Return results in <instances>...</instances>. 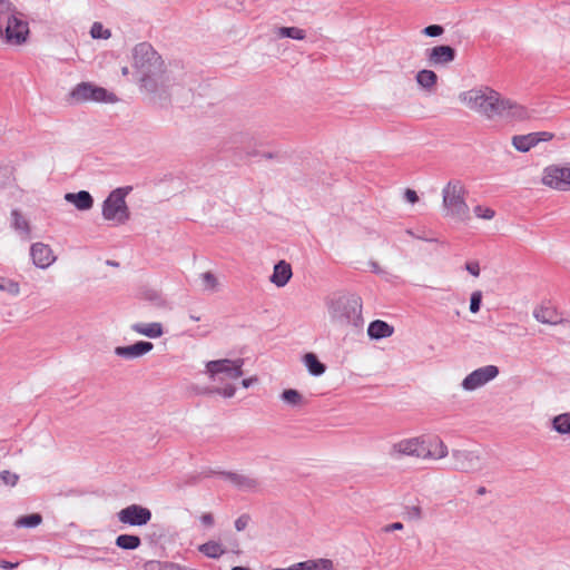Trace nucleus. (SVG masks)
Listing matches in <instances>:
<instances>
[{
    "label": "nucleus",
    "instance_id": "c9c22d12",
    "mask_svg": "<svg viewBox=\"0 0 570 570\" xmlns=\"http://www.w3.org/2000/svg\"><path fill=\"white\" fill-rule=\"evenodd\" d=\"M200 279L205 292L215 293L219 289L218 279L212 272L203 273Z\"/></svg>",
    "mask_w": 570,
    "mask_h": 570
},
{
    "label": "nucleus",
    "instance_id": "bb28decb",
    "mask_svg": "<svg viewBox=\"0 0 570 570\" xmlns=\"http://www.w3.org/2000/svg\"><path fill=\"white\" fill-rule=\"evenodd\" d=\"M415 80L421 88L432 91L438 82V76L430 69H422L416 73Z\"/></svg>",
    "mask_w": 570,
    "mask_h": 570
},
{
    "label": "nucleus",
    "instance_id": "ea45409f",
    "mask_svg": "<svg viewBox=\"0 0 570 570\" xmlns=\"http://www.w3.org/2000/svg\"><path fill=\"white\" fill-rule=\"evenodd\" d=\"M0 479L4 484L14 487L19 480V475L4 470L0 472Z\"/></svg>",
    "mask_w": 570,
    "mask_h": 570
},
{
    "label": "nucleus",
    "instance_id": "ddd939ff",
    "mask_svg": "<svg viewBox=\"0 0 570 570\" xmlns=\"http://www.w3.org/2000/svg\"><path fill=\"white\" fill-rule=\"evenodd\" d=\"M118 520L121 523L134 525V527H141L147 524L151 519V512L149 509L144 508L138 504H131L128 505L125 509H121L117 513Z\"/></svg>",
    "mask_w": 570,
    "mask_h": 570
},
{
    "label": "nucleus",
    "instance_id": "5fc2aeb1",
    "mask_svg": "<svg viewBox=\"0 0 570 570\" xmlns=\"http://www.w3.org/2000/svg\"><path fill=\"white\" fill-rule=\"evenodd\" d=\"M232 546H233L232 551L238 553L239 552V550H238V547H239L238 542L235 540Z\"/></svg>",
    "mask_w": 570,
    "mask_h": 570
},
{
    "label": "nucleus",
    "instance_id": "49530a36",
    "mask_svg": "<svg viewBox=\"0 0 570 570\" xmlns=\"http://www.w3.org/2000/svg\"><path fill=\"white\" fill-rule=\"evenodd\" d=\"M534 135L537 136V139H535L537 145L541 141H549L553 138V134L548 132V131H538V132H534Z\"/></svg>",
    "mask_w": 570,
    "mask_h": 570
},
{
    "label": "nucleus",
    "instance_id": "6e6d98bb",
    "mask_svg": "<svg viewBox=\"0 0 570 570\" xmlns=\"http://www.w3.org/2000/svg\"><path fill=\"white\" fill-rule=\"evenodd\" d=\"M274 570H297V568H296V563H295V564H293V566H291L288 568H276Z\"/></svg>",
    "mask_w": 570,
    "mask_h": 570
},
{
    "label": "nucleus",
    "instance_id": "aec40b11",
    "mask_svg": "<svg viewBox=\"0 0 570 570\" xmlns=\"http://www.w3.org/2000/svg\"><path fill=\"white\" fill-rule=\"evenodd\" d=\"M224 476L226 481L240 491L252 492L259 488V481L249 474L228 472Z\"/></svg>",
    "mask_w": 570,
    "mask_h": 570
},
{
    "label": "nucleus",
    "instance_id": "f704fd0d",
    "mask_svg": "<svg viewBox=\"0 0 570 570\" xmlns=\"http://www.w3.org/2000/svg\"><path fill=\"white\" fill-rule=\"evenodd\" d=\"M42 522V517L39 513H32L18 518L14 521L17 528H36Z\"/></svg>",
    "mask_w": 570,
    "mask_h": 570
},
{
    "label": "nucleus",
    "instance_id": "8fccbe9b",
    "mask_svg": "<svg viewBox=\"0 0 570 570\" xmlns=\"http://www.w3.org/2000/svg\"><path fill=\"white\" fill-rule=\"evenodd\" d=\"M257 382V377L255 376H252V377H247V379H244L242 380L240 384L244 389H248L253 384H255Z\"/></svg>",
    "mask_w": 570,
    "mask_h": 570
},
{
    "label": "nucleus",
    "instance_id": "de8ad7c7",
    "mask_svg": "<svg viewBox=\"0 0 570 570\" xmlns=\"http://www.w3.org/2000/svg\"><path fill=\"white\" fill-rule=\"evenodd\" d=\"M404 528L403 523L394 522L384 527V532L400 531Z\"/></svg>",
    "mask_w": 570,
    "mask_h": 570
},
{
    "label": "nucleus",
    "instance_id": "a18cd8bd",
    "mask_svg": "<svg viewBox=\"0 0 570 570\" xmlns=\"http://www.w3.org/2000/svg\"><path fill=\"white\" fill-rule=\"evenodd\" d=\"M404 199L407 203L415 204L416 202H419V196L415 190L407 188L404 191Z\"/></svg>",
    "mask_w": 570,
    "mask_h": 570
},
{
    "label": "nucleus",
    "instance_id": "f3484780",
    "mask_svg": "<svg viewBox=\"0 0 570 570\" xmlns=\"http://www.w3.org/2000/svg\"><path fill=\"white\" fill-rule=\"evenodd\" d=\"M153 348V343L146 341H138L128 346H117L114 352L117 356L122 357L125 360H135L146 355Z\"/></svg>",
    "mask_w": 570,
    "mask_h": 570
},
{
    "label": "nucleus",
    "instance_id": "f03ea898",
    "mask_svg": "<svg viewBox=\"0 0 570 570\" xmlns=\"http://www.w3.org/2000/svg\"><path fill=\"white\" fill-rule=\"evenodd\" d=\"M389 454L393 459L413 456L422 460H440L449 454V450L438 436H414L393 443Z\"/></svg>",
    "mask_w": 570,
    "mask_h": 570
},
{
    "label": "nucleus",
    "instance_id": "09e8293b",
    "mask_svg": "<svg viewBox=\"0 0 570 570\" xmlns=\"http://www.w3.org/2000/svg\"><path fill=\"white\" fill-rule=\"evenodd\" d=\"M409 513L414 519H421L422 517V510L417 505L410 508Z\"/></svg>",
    "mask_w": 570,
    "mask_h": 570
},
{
    "label": "nucleus",
    "instance_id": "9b49d317",
    "mask_svg": "<svg viewBox=\"0 0 570 570\" xmlns=\"http://www.w3.org/2000/svg\"><path fill=\"white\" fill-rule=\"evenodd\" d=\"M495 118L507 121H523L531 118V111L525 106L500 95L495 106Z\"/></svg>",
    "mask_w": 570,
    "mask_h": 570
},
{
    "label": "nucleus",
    "instance_id": "412c9836",
    "mask_svg": "<svg viewBox=\"0 0 570 570\" xmlns=\"http://www.w3.org/2000/svg\"><path fill=\"white\" fill-rule=\"evenodd\" d=\"M292 275L291 265L285 261H279L275 264L269 281L277 287H284L289 282Z\"/></svg>",
    "mask_w": 570,
    "mask_h": 570
},
{
    "label": "nucleus",
    "instance_id": "a19ab883",
    "mask_svg": "<svg viewBox=\"0 0 570 570\" xmlns=\"http://www.w3.org/2000/svg\"><path fill=\"white\" fill-rule=\"evenodd\" d=\"M464 269L473 277H479L481 273L480 263L475 259L468 261L464 265Z\"/></svg>",
    "mask_w": 570,
    "mask_h": 570
},
{
    "label": "nucleus",
    "instance_id": "0eeeda50",
    "mask_svg": "<svg viewBox=\"0 0 570 570\" xmlns=\"http://www.w3.org/2000/svg\"><path fill=\"white\" fill-rule=\"evenodd\" d=\"M500 94L490 87H476L459 95V101L470 110L494 119Z\"/></svg>",
    "mask_w": 570,
    "mask_h": 570
},
{
    "label": "nucleus",
    "instance_id": "3c124183",
    "mask_svg": "<svg viewBox=\"0 0 570 570\" xmlns=\"http://www.w3.org/2000/svg\"><path fill=\"white\" fill-rule=\"evenodd\" d=\"M18 566V563H12L10 561L0 559V568L1 569H13Z\"/></svg>",
    "mask_w": 570,
    "mask_h": 570
},
{
    "label": "nucleus",
    "instance_id": "37998d69",
    "mask_svg": "<svg viewBox=\"0 0 570 570\" xmlns=\"http://www.w3.org/2000/svg\"><path fill=\"white\" fill-rule=\"evenodd\" d=\"M250 522V517L248 514H242L240 517H238L236 520H235V529L237 531H243L245 530L248 524Z\"/></svg>",
    "mask_w": 570,
    "mask_h": 570
},
{
    "label": "nucleus",
    "instance_id": "4c0bfd02",
    "mask_svg": "<svg viewBox=\"0 0 570 570\" xmlns=\"http://www.w3.org/2000/svg\"><path fill=\"white\" fill-rule=\"evenodd\" d=\"M473 214L476 218L491 220L495 217V210L489 206L476 205L473 207Z\"/></svg>",
    "mask_w": 570,
    "mask_h": 570
},
{
    "label": "nucleus",
    "instance_id": "7c9ffc66",
    "mask_svg": "<svg viewBox=\"0 0 570 570\" xmlns=\"http://www.w3.org/2000/svg\"><path fill=\"white\" fill-rule=\"evenodd\" d=\"M274 32L277 38H291L295 40H304L306 38L305 30L297 27H277Z\"/></svg>",
    "mask_w": 570,
    "mask_h": 570
},
{
    "label": "nucleus",
    "instance_id": "a211bd4d",
    "mask_svg": "<svg viewBox=\"0 0 570 570\" xmlns=\"http://www.w3.org/2000/svg\"><path fill=\"white\" fill-rule=\"evenodd\" d=\"M533 317L538 322L549 325H558L563 322L562 314L550 303H543L535 307Z\"/></svg>",
    "mask_w": 570,
    "mask_h": 570
},
{
    "label": "nucleus",
    "instance_id": "58836bf2",
    "mask_svg": "<svg viewBox=\"0 0 570 570\" xmlns=\"http://www.w3.org/2000/svg\"><path fill=\"white\" fill-rule=\"evenodd\" d=\"M482 302V293L480 291H475L471 294L470 297V312L475 314L480 311Z\"/></svg>",
    "mask_w": 570,
    "mask_h": 570
},
{
    "label": "nucleus",
    "instance_id": "7ed1b4c3",
    "mask_svg": "<svg viewBox=\"0 0 570 570\" xmlns=\"http://www.w3.org/2000/svg\"><path fill=\"white\" fill-rule=\"evenodd\" d=\"M243 358H220L205 364V374L215 383L213 392L225 399H232L236 393L234 381L243 376Z\"/></svg>",
    "mask_w": 570,
    "mask_h": 570
},
{
    "label": "nucleus",
    "instance_id": "13d9d810",
    "mask_svg": "<svg viewBox=\"0 0 570 570\" xmlns=\"http://www.w3.org/2000/svg\"><path fill=\"white\" fill-rule=\"evenodd\" d=\"M230 570H250V569L246 568V567L237 566V567H233Z\"/></svg>",
    "mask_w": 570,
    "mask_h": 570
},
{
    "label": "nucleus",
    "instance_id": "72a5a7b5",
    "mask_svg": "<svg viewBox=\"0 0 570 570\" xmlns=\"http://www.w3.org/2000/svg\"><path fill=\"white\" fill-rule=\"evenodd\" d=\"M140 538L132 534H120L116 539L117 547L124 550H135L140 546Z\"/></svg>",
    "mask_w": 570,
    "mask_h": 570
},
{
    "label": "nucleus",
    "instance_id": "cd10ccee",
    "mask_svg": "<svg viewBox=\"0 0 570 570\" xmlns=\"http://www.w3.org/2000/svg\"><path fill=\"white\" fill-rule=\"evenodd\" d=\"M551 429L560 435H570V411L553 416Z\"/></svg>",
    "mask_w": 570,
    "mask_h": 570
},
{
    "label": "nucleus",
    "instance_id": "603ef678",
    "mask_svg": "<svg viewBox=\"0 0 570 570\" xmlns=\"http://www.w3.org/2000/svg\"><path fill=\"white\" fill-rule=\"evenodd\" d=\"M371 271L375 274H385V272L380 267V265L376 262L370 263Z\"/></svg>",
    "mask_w": 570,
    "mask_h": 570
},
{
    "label": "nucleus",
    "instance_id": "9d476101",
    "mask_svg": "<svg viewBox=\"0 0 570 570\" xmlns=\"http://www.w3.org/2000/svg\"><path fill=\"white\" fill-rule=\"evenodd\" d=\"M541 184L556 190H570V163L544 167Z\"/></svg>",
    "mask_w": 570,
    "mask_h": 570
},
{
    "label": "nucleus",
    "instance_id": "2f4dec72",
    "mask_svg": "<svg viewBox=\"0 0 570 570\" xmlns=\"http://www.w3.org/2000/svg\"><path fill=\"white\" fill-rule=\"evenodd\" d=\"M0 292L17 297L21 294V287L16 279L0 275Z\"/></svg>",
    "mask_w": 570,
    "mask_h": 570
},
{
    "label": "nucleus",
    "instance_id": "052dcab7",
    "mask_svg": "<svg viewBox=\"0 0 570 570\" xmlns=\"http://www.w3.org/2000/svg\"><path fill=\"white\" fill-rule=\"evenodd\" d=\"M478 493H479V494H484V493H485V489H484V488H480V489L478 490Z\"/></svg>",
    "mask_w": 570,
    "mask_h": 570
},
{
    "label": "nucleus",
    "instance_id": "6e6552de",
    "mask_svg": "<svg viewBox=\"0 0 570 570\" xmlns=\"http://www.w3.org/2000/svg\"><path fill=\"white\" fill-rule=\"evenodd\" d=\"M131 191V187H119L114 189L102 202V218L112 226H120L130 219V210L126 203V197Z\"/></svg>",
    "mask_w": 570,
    "mask_h": 570
},
{
    "label": "nucleus",
    "instance_id": "a878e982",
    "mask_svg": "<svg viewBox=\"0 0 570 570\" xmlns=\"http://www.w3.org/2000/svg\"><path fill=\"white\" fill-rule=\"evenodd\" d=\"M297 570H333L334 563L331 559H311L296 563Z\"/></svg>",
    "mask_w": 570,
    "mask_h": 570
},
{
    "label": "nucleus",
    "instance_id": "4d7b16f0",
    "mask_svg": "<svg viewBox=\"0 0 570 570\" xmlns=\"http://www.w3.org/2000/svg\"><path fill=\"white\" fill-rule=\"evenodd\" d=\"M121 73H122V76H128L129 75V68L128 67H122Z\"/></svg>",
    "mask_w": 570,
    "mask_h": 570
},
{
    "label": "nucleus",
    "instance_id": "864d4df0",
    "mask_svg": "<svg viewBox=\"0 0 570 570\" xmlns=\"http://www.w3.org/2000/svg\"><path fill=\"white\" fill-rule=\"evenodd\" d=\"M161 570H183L179 566L176 564H165Z\"/></svg>",
    "mask_w": 570,
    "mask_h": 570
},
{
    "label": "nucleus",
    "instance_id": "1a4fd4ad",
    "mask_svg": "<svg viewBox=\"0 0 570 570\" xmlns=\"http://www.w3.org/2000/svg\"><path fill=\"white\" fill-rule=\"evenodd\" d=\"M72 102L81 104L88 101L95 102H115L117 100L112 92L91 82L78 83L69 94Z\"/></svg>",
    "mask_w": 570,
    "mask_h": 570
},
{
    "label": "nucleus",
    "instance_id": "5701e85b",
    "mask_svg": "<svg viewBox=\"0 0 570 570\" xmlns=\"http://www.w3.org/2000/svg\"><path fill=\"white\" fill-rule=\"evenodd\" d=\"M66 202L72 204L78 210H89L94 206L92 196L86 191L80 190L78 193H67L65 195Z\"/></svg>",
    "mask_w": 570,
    "mask_h": 570
},
{
    "label": "nucleus",
    "instance_id": "dca6fc26",
    "mask_svg": "<svg viewBox=\"0 0 570 570\" xmlns=\"http://www.w3.org/2000/svg\"><path fill=\"white\" fill-rule=\"evenodd\" d=\"M430 66H446L455 58V50L450 46H435L426 51Z\"/></svg>",
    "mask_w": 570,
    "mask_h": 570
},
{
    "label": "nucleus",
    "instance_id": "6ab92c4d",
    "mask_svg": "<svg viewBox=\"0 0 570 570\" xmlns=\"http://www.w3.org/2000/svg\"><path fill=\"white\" fill-rule=\"evenodd\" d=\"M11 228L22 240L32 238V228L29 219L18 209H13L10 214Z\"/></svg>",
    "mask_w": 570,
    "mask_h": 570
},
{
    "label": "nucleus",
    "instance_id": "79ce46f5",
    "mask_svg": "<svg viewBox=\"0 0 570 570\" xmlns=\"http://www.w3.org/2000/svg\"><path fill=\"white\" fill-rule=\"evenodd\" d=\"M443 27L439 24H431L422 30V32L428 37H439L443 33Z\"/></svg>",
    "mask_w": 570,
    "mask_h": 570
},
{
    "label": "nucleus",
    "instance_id": "473e14b6",
    "mask_svg": "<svg viewBox=\"0 0 570 570\" xmlns=\"http://www.w3.org/2000/svg\"><path fill=\"white\" fill-rule=\"evenodd\" d=\"M281 400L291 406H301L305 403L303 395L294 389L284 390Z\"/></svg>",
    "mask_w": 570,
    "mask_h": 570
},
{
    "label": "nucleus",
    "instance_id": "b1692460",
    "mask_svg": "<svg viewBox=\"0 0 570 570\" xmlns=\"http://www.w3.org/2000/svg\"><path fill=\"white\" fill-rule=\"evenodd\" d=\"M130 328L149 338H158L164 334L163 325L158 322L153 323H134Z\"/></svg>",
    "mask_w": 570,
    "mask_h": 570
},
{
    "label": "nucleus",
    "instance_id": "c03bdc74",
    "mask_svg": "<svg viewBox=\"0 0 570 570\" xmlns=\"http://www.w3.org/2000/svg\"><path fill=\"white\" fill-rule=\"evenodd\" d=\"M199 520H200L202 524L205 525L206 528H212L215 523L214 515L209 512L203 513L199 517Z\"/></svg>",
    "mask_w": 570,
    "mask_h": 570
},
{
    "label": "nucleus",
    "instance_id": "bf43d9fd",
    "mask_svg": "<svg viewBox=\"0 0 570 570\" xmlns=\"http://www.w3.org/2000/svg\"><path fill=\"white\" fill-rule=\"evenodd\" d=\"M189 318H190L191 321H195V322H198V321L200 320V317H199V316H196V315H194V314H190V315H189Z\"/></svg>",
    "mask_w": 570,
    "mask_h": 570
},
{
    "label": "nucleus",
    "instance_id": "20e7f679",
    "mask_svg": "<svg viewBox=\"0 0 570 570\" xmlns=\"http://www.w3.org/2000/svg\"><path fill=\"white\" fill-rule=\"evenodd\" d=\"M29 36V24L8 0H0V37L11 46L23 45Z\"/></svg>",
    "mask_w": 570,
    "mask_h": 570
},
{
    "label": "nucleus",
    "instance_id": "423d86ee",
    "mask_svg": "<svg viewBox=\"0 0 570 570\" xmlns=\"http://www.w3.org/2000/svg\"><path fill=\"white\" fill-rule=\"evenodd\" d=\"M466 188L461 180L452 179L442 189V207L444 217L455 222L469 219V206L465 202Z\"/></svg>",
    "mask_w": 570,
    "mask_h": 570
},
{
    "label": "nucleus",
    "instance_id": "e433bc0d",
    "mask_svg": "<svg viewBox=\"0 0 570 570\" xmlns=\"http://www.w3.org/2000/svg\"><path fill=\"white\" fill-rule=\"evenodd\" d=\"M90 36L92 39H104L107 40L111 37V31L104 27L101 22H94L90 28Z\"/></svg>",
    "mask_w": 570,
    "mask_h": 570
},
{
    "label": "nucleus",
    "instance_id": "393cba45",
    "mask_svg": "<svg viewBox=\"0 0 570 570\" xmlns=\"http://www.w3.org/2000/svg\"><path fill=\"white\" fill-rule=\"evenodd\" d=\"M394 333L393 326L384 321L376 320L370 323L367 327V335L372 340H382L392 336Z\"/></svg>",
    "mask_w": 570,
    "mask_h": 570
},
{
    "label": "nucleus",
    "instance_id": "4be33fe9",
    "mask_svg": "<svg viewBox=\"0 0 570 570\" xmlns=\"http://www.w3.org/2000/svg\"><path fill=\"white\" fill-rule=\"evenodd\" d=\"M199 553L208 559H219L227 553V548L219 540H208L197 547Z\"/></svg>",
    "mask_w": 570,
    "mask_h": 570
},
{
    "label": "nucleus",
    "instance_id": "4468645a",
    "mask_svg": "<svg viewBox=\"0 0 570 570\" xmlns=\"http://www.w3.org/2000/svg\"><path fill=\"white\" fill-rule=\"evenodd\" d=\"M451 456L458 471L475 472L482 468L480 455L474 451L453 450Z\"/></svg>",
    "mask_w": 570,
    "mask_h": 570
},
{
    "label": "nucleus",
    "instance_id": "f257e3e1",
    "mask_svg": "<svg viewBox=\"0 0 570 570\" xmlns=\"http://www.w3.org/2000/svg\"><path fill=\"white\" fill-rule=\"evenodd\" d=\"M132 68L140 89L161 96L170 86V77L161 56L148 42H140L132 49Z\"/></svg>",
    "mask_w": 570,
    "mask_h": 570
},
{
    "label": "nucleus",
    "instance_id": "2eb2a0df",
    "mask_svg": "<svg viewBox=\"0 0 570 570\" xmlns=\"http://www.w3.org/2000/svg\"><path fill=\"white\" fill-rule=\"evenodd\" d=\"M30 258L32 264L40 269L49 268L57 261L52 248L42 242L33 243L30 246Z\"/></svg>",
    "mask_w": 570,
    "mask_h": 570
},
{
    "label": "nucleus",
    "instance_id": "c85d7f7f",
    "mask_svg": "<svg viewBox=\"0 0 570 570\" xmlns=\"http://www.w3.org/2000/svg\"><path fill=\"white\" fill-rule=\"evenodd\" d=\"M537 136L534 132L528 134V135H519L512 137V146L521 153H527L534 146Z\"/></svg>",
    "mask_w": 570,
    "mask_h": 570
},
{
    "label": "nucleus",
    "instance_id": "c756f323",
    "mask_svg": "<svg viewBox=\"0 0 570 570\" xmlns=\"http://www.w3.org/2000/svg\"><path fill=\"white\" fill-rule=\"evenodd\" d=\"M303 363L308 370L309 374L320 376L325 373L326 366L317 358L314 353H306L303 357Z\"/></svg>",
    "mask_w": 570,
    "mask_h": 570
},
{
    "label": "nucleus",
    "instance_id": "39448f33",
    "mask_svg": "<svg viewBox=\"0 0 570 570\" xmlns=\"http://www.w3.org/2000/svg\"><path fill=\"white\" fill-rule=\"evenodd\" d=\"M328 314L335 324L360 328L363 326L362 299L356 295L341 296L328 305Z\"/></svg>",
    "mask_w": 570,
    "mask_h": 570
},
{
    "label": "nucleus",
    "instance_id": "f8f14e48",
    "mask_svg": "<svg viewBox=\"0 0 570 570\" xmlns=\"http://www.w3.org/2000/svg\"><path fill=\"white\" fill-rule=\"evenodd\" d=\"M500 371L499 367L495 365H485L482 367H479L474 371H472L470 374H468L462 383L461 387L465 392H473L476 391L484 385H487L489 382L497 379Z\"/></svg>",
    "mask_w": 570,
    "mask_h": 570
}]
</instances>
